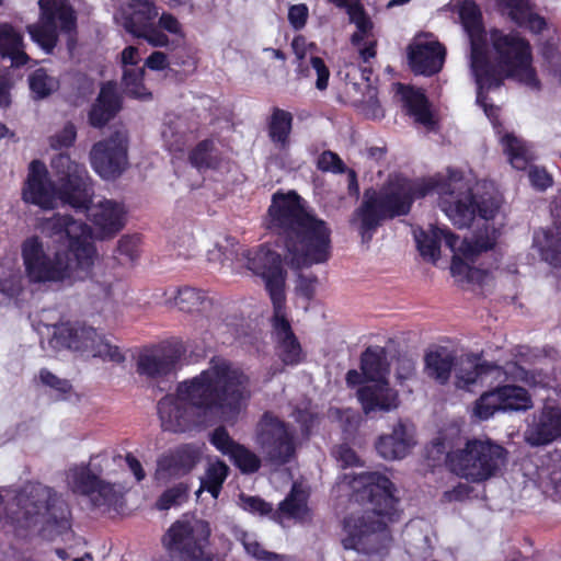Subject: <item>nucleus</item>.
<instances>
[{
    "instance_id": "f257e3e1",
    "label": "nucleus",
    "mask_w": 561,
    "mask_h": 561,
    "mask_svg": "<svg viewBox=\"0 0 561 561\" xmlns=\"http://www.w3.org/2000/svg\"><path fill=\"white\" fill-rule=\"evenodd\" d=\"M251 398L249 377L238 367L219 358L198 376L180 383L176 394L158 402L161 426L169 432H184L196 423V415L217 412L233 424Z\"/></svg>"
},
{
    "instance_id": "f03ea898",
    "label": "nucleus",
    "mask_w": 561,
    "mask_h": 561,
    "mask_svg": "<svg viewBox=\"0 0 561 561\" xmlns=\"http://www.w3.org/2000/svg\"><path fill=\"white\" fill-rule=\"evenodd\" d=\"M266 228L278 236L284 260L294 270L325 263L331 256L329 225L309 213L296 192L273 195Z\"/></svg>"
},
{
    "instance_id": "7ed1b4c3",
    "label": "nucleus",
    "mask_w": 561,
    "mask_h": 561,
    "mask_svg": "<svg viewBox=\"0 0 561 561\" xmlns=\"http://www.w3.org/2000/svg\"><path fill=\"white\" fill-rule=\"evenodd\" d=\"M51 236L66 239L67 247L53 257L44 251L39 237L26 238L21 247L27 277L33 283L62 282L77 271L88 272L96 256L91 227L70 215L55 214L46 222Z\"/></svg>"
},
{
    "instance_id": "20e7f679",
    "label": "nucleus",
    "mask_w": 561,
    "mask_h": 561,
    "mask_svg": "<svg viewBox=\"0 0 561 561\" xmlns=\"http://www.w3.org/2000/svg\"><path fill=\"white\" fill-rule=\"evenodd\" d=\"M350 484L357 499L366 501L368 506L362 515L345 518L348 537L343 540V546L365 553L379 552L391 541L388 524L399 516L397 488L379 472H360Z\"/></svg>"
},
{
    "instance_id": "39448f33",
    "label": "nucleus",
    "mask_w": 561,
    "mask_h": 561,
    "mask_svg": "<svg viewBox=\"0 0 561 561\" xmlns=\"http://www.w3.org/2000/svg\"><path fill=\"white\" fill-rule=\"evenodd\" d=\"M490 43L493 54L491 62L486 53V38L478 51H470V66L478 84L477 102L483 106L486 115L493 108L484 102L482 90L500 88L506 79L515 80L531 89L540 90L541 82L534 67L530 42L516 31L508 33L500 28L490 30Z\"/></svg>"
},
{
    "instance_id": "423d86ee",
    "label": "nucleus",
    "mask_w": 561,
    "mask_h": 561,
    "mask_svg": "<svg viewBox=\"0 0 561 561\" xmlns=\"http://www.w3.org/2000/svg\"><path fill=\"white\" fill-rule=\"evenodd\" d=\"M50 167L56 182L42 160L30 162L22 199L45 210L54 209L57 201L75 209L89 210L94 190L85 165L73 161L68 153H58L51 159Z\"/></svg>"
},
{
    "instance_id": "0eeeda50",
    "label": "nucleus",
    "mask_w": 561,
    "mask_h": 561,
    "mask_svg": "<svg viewBox=\"0 0 561 561\" xmlns=\"http://www.w3.org/2000/svg\"><path fill=\"white\" fill-rule=\"evenodd\" d=\"M4 526L22 538L43 535L49 539L70 530V510L61 496L42 483H28L8 494Z\"/></svg>"
},
{
    "instance_id": "6e6552de",
    "label": "nucleus",
    "mask_w": 561,
    "mask_h": 561,
    "mask_svg": "<svg viewBox=\"0 0 561 561\" xmlns=\"http://www.w3.org/2000/svg\"><path fill=\"white\" fill-rule=\"evenodd\" d=\"M437 185L432 176L421 181L398 175L390 178L379 191L368 188L355 215L359 219V232L368 239L386 221L407 216L415 199L433 194Z\"/></svg>"
},
{
    "instance_id": "1a4fd4ad",
    "label": "nucleus",
    "mask_w": 561,
    "mask_h": 561,
    "mask_svg": "<svg viewBox=\"0 0 561 561\" xmlns=\"http://www.w3.org/2000/svg\"><path fill=\"white\" fill-rule=\"evenodd\" d=\"M437 185L433 193L439 195L438 206L458 229L469 228L476 217L493 219L499 210L495 198L477 196L458 170L448 169L447 175L432 176Z\"/></svg>"
},
{
    "instance_id": "9d476101",
    "label": "nucleus",
    "mask_w": 561,
    "mask_h": 561,
    "mask_svg": "<svg viewBox=\"0 0 561 561\" xmlns=\"http://www.w3.org/2000/svg\"><path fill=\"white\" fill-rule=\"evenodd\" d=\"M506 450L490 439H471L462 448L448 454V466L457 476L471 482H483L501 471Z\"/></svg>"
},
{
    "instance_id": "9b49d317",
    "label": "nucleus",
    "mask_w": 561,
    "mask_h": 561,
    "mask_svg": "<svg viewBox=\"0 0 561 561\" xmlns=\"http://www.w3.org/2000/svg\"><path fill=\"white\" fill-rule=\"evenodd\" d=\"M256 444L273 465H285L296 454L295 431L271 413H265L257 424Z\"/></svg>"
},
{
    "instance_id": "f8f14e48",
    "label": "nucleus",
    "mask_w": 561,
    "mask_h": 561,
    "mask_svg": "<svg viewBox=\"0 0 561 561\" xmlns=\"http://www.w3.org/2000/svg\"><path fill=\"white\" fill-rule=\"evenodd\" d=\"M209 535L207 522L192 515H184L171 525L163 537V545L168 550L179 552L187 560L196 559L203 556V548Z\"/></svg>"
},
{
    "instance_id": "ddd939ff",
    "label": "nucleus",
    "mask_w": 561,
    "mask_h": 561,
    "mask_svg": "<svg viewBox=\"0 0 561 561\" xmlns=\"http://www.w3.org/2000/svg\"><path fill=\"white\" fill-rule=\"evenodd\" d=\"M49 345L55 351H119L93 327L84 322L66 321L53 325Z\"/></svg>"
},
{
    "instance_id": "4468645a",
    "label": "nucleus",
    "mask_w": 561,
    "mask_h": 561,
    "mask_svg": "<svg viewBox=\"0 0 561 561\" xmlns=\"http://www.w3.org/2000/svg\"><path fill=\"white\" fill-rule=\"evenodd\" d=\"M92 169L104 180H115L128 165V139L121 131L95 142L90 151Z\"/></svg>"
},
{
    "instance_id": "2eb2a0df",
    "label": "nucleus",
    "mask_w": 561,
    "mask_h": 561,
    "mask_svg": "<svg viewBox=\"0 0 561 561\" xmlns=\"http://www.w3.org/2000/svg\"><path fill=\"white\" fill-rule=\"evenodd\" d=\"M247 267L265 282L268 296L285 293L286 271L279 253L267 244H261L245 253Z\"/></svg>"
},
{
    "instance_id": "dca6fc26",
    "label": "nucleus",
    "mask_w": 561,
    "mask_h": 561,
    "mask_svg": "<svg viewBox=\"0 0 561 561\" xmlns=\"http://www.w3.org/2000/svg\"><path fill=\"white\" fill-rule=\"evenodd\" d=\"M561 438V407L547 401L533 416L524 432V440L531 447L546 446Z\"/></svg>"
},
{
    "instance_id": "f3484780",
    "label": "nucleus",
    "mask_w": 561,
    "mask_h": 561,
    "mask_svg": "<svg viewBox=\"0 0 561 561\" xmlns=\"http://www.w3.org/2000/svg\"><path fill=\"white\" fill-rule=\"evenodd\" d=\"M165 306L176 308L181 312L196 313L206 318L216 314L220 308V304L206 290L187 285L178 287L173 295L165 299Z\"/></svg>"
},
{
    "instance_id": "a211bd4d",
    "label": "nucleus",
    "mask_w": 561,
    "mask_h": 561,
    "mask_svg": "<svg viewBox=\"0 0 561 561\" xmlns=\"http://www.w3.org/2000/svg\"><path fill=\"white\" fill-rule=\"evenodd\" d=\"M210 443L222 455L228 456L242 473L251 474L261 468L260 457L248 447L237 443L224 426L214 430Z\"/></svg>"
},
{
    "instance_id": "6ab92c4d",
    "label": "nucleus",
    "mask_w": 561,
    "mask_h": 561,
    "mask_svg": "<svg viewBox=\"0 0 561 561\" xmlns=\"http://www.w3.org/2000/svg\"><path fill=\"white\" fill-rule=\"evenodd\" d=\"M123 108V99L117 92L114 81L102 84L99 95L88 112V123L91 127H105Z\"/></svg>"
},
{
    "instance_id": "aec40b11",
    "label": "nucleus",
    "mask_w": 561,
    "mask_h": 561,
    "mask_svg": "<svg viewBox=\"0 0 561 561\" xmlns=\"http://www.w3.org/2000/svg\"><path fill=\"white\" fill-rule=\"evenodd\" d=\"M90 217L101 239L113 238L125 227L126 209L123 203L105 198L91 209Z\"/></svg>"
},
{
    "instance_id": "412c9836",
    "label": "nucleus",
    "mask_w": 561,
    "mask_h": 561,
    "mask_svg": "<svg viewBox=\"0 0 561 561\" xmlns=\"http://www.w3.org/2000/svg\"><path fill=\"white\" fill-rule=\"evenodd\" d=\"M446 48L439 42H428L411 47L409 65L415 75L426 77L438 73L444 65Z\"/></svg>"
},
{
    "instance_id": "4be33fe9",
    "label": "nucleus",
    "mask_w": 561,
    "mask_h": 561,
    "mask_svg": "<svg viewBox=\"0 0 561 561\" xmlns=\"http://www.w3.org/2000/svg\"><path fill=\"white\" fill-rule=\"evenodd\" d=\"M413 445L412 430L407 423L398 421L390 434L378 438L376 449L383 459L394 460L404 458Z\"/></svg>"
},
{
    "instance_id": "5701e85b",
    "label": "nucleus",
    "mask_w": 561,
    "mask_h": 561,
    "mask_svg": "<svg viewBox=\"0 0 561 561\" xmlns=\"http://www.w3.org/2000/svg\"><path fill=\"white\" fill-rule=\"evenodd\" d=\"M358 399L366 414L375 411L388 412L399 407L398 392L387 381H374L358 390Z\"/></svg>"
},
{
    "instance_id": "b1692460",
    "label": "nucleus",
    "mask_w": 561,
    "mask_h": 561,
    "mask_svg": "<svg viewBox=\"0 0 561 561\" xmlns=\"http://www.w3.org/2000/svg\"><path fill=\"white\" fill-rule=\"evenodd\" d=\"M198 460V451L195 448L183 446L176 450L163 455L158 459L156 478L168 480L190 472Z\"/></svg>"
},
{
    "instance_id": "393cba45",
    "label": "nucleus",
    "mask_w": 561,
    "mask_h": 561,
    "mask_svg": "<svg viewBox=\"0 0 561 561\" xmlns=\"http://www.w3.org/2000/svg\"><path fill=\"white\" fill-rule=\"evenodd\" d=\"M273 305L272 327L277 342L283 351H301L300 343L297 340L289 320L286 316V295L274 294L270 296Z\"/></svg>"
},
{
    "instance_id": "a878e982",
    "label": "nucleus",
    "mask_w": 561,
    "mask_h": 561,
    "mask_svg": "<svg viewBox=\"0 0 561 561\" xmlns=\"http://www.w3.org/2000/svg\"><path fill=\"white\" fill-rule=\"evenodd\" d=\"M467 364L468 368L465 369L467 371L466 375L459 376V379L463 380L466 385L476 382L479 376L489 374L493 370L497 371V377L500 376L501 370H503V374L511 376L515 379L526 381L527 383H530L533 379V376H530L529 371H527L526 369H524L523 367L518 366L515 363L506 364L503 368H501L495 364H489L486 362L482 363L480 362L479 356L471 355L467 357Z\"/></svg>"
},
{
    "instance_id": "bb28decb",
    "label": "nucleus",
    "mask_w": 561,
    "mask_h": 561,
    "mask_svg": "<svg viewBox=\"0 0 561 561\" xmlns=\"http://www.w3.org/2000/svg\"><path fill=\"white\" fill-rule=\"evenodd\" d=\"M158 15V9L151 0L134 1L127 3L123 9V27L133 36H137L140 32L153 24V20Z\"/></svg>"
},
{
    "instance_id": "cd10ccee",
    "label": "nucleus",
    "mask_w": 561,
    "mask_h": 561,
    "mask_svg": "<svg viewBox=\"0 0 561 561\" xmlns=\"http://www.w3.org/2000/svg\"><path fill=\"white\" fill-rule=\"evenodd\" d=\"M399 92L407 114L423 126L432 127L435 124L428 99L419 89L410 85H399Z\"/></svg>"
},
{
    "instance_id": "c85d7f7f",
    "label": "nucleus",
    "mask_w": 561,
    "mask_h": 561,
    "mask_svg": "<svg viewBox=\"0 0 561 561\" xmlns=\"http://www.w3.org/2000/svg\"><path fill=\"white\" fill-rule=\"evenodd\" d=\"M533 243L543 262L561 270V227H546L535 231Z\"/></svg>"
},
{
    "instance_id": "c756f323",
    "label": "nucleus",
    "mask_w": 561,
    "mask_h": 561,
    "mask_svg": "<svg viewBox=\"0 0 561 561\" xmlns=\"http://www.w3.org/2000/svg\"><path fill=\"white\" fill-rule=\"evenodd\" d=\"M458 13L461 24L470 39V51L476 50V54L480 55L478 48L481 47L486 36L479 5L474 0H463L459 7Z\"/></svg>"
},
{
    "instance_id": "7c9ffc66",
    "label": "nucleus",
    "mask_w": 561,
    "mask_h": 561,
    "mask_svg": "<svg viewBox=\"0 0 561 561\" xmlns=\"http://www.w3.org/2000/svg\"><path fill=\"white\" fill-rule=\"evenodd\" d=\"M137 371L147 377H160L176 370L180 363L178 353H138Z\"/></svg>"
},
{
    "instance_id": "2f4dec72",
    "label": "nucleus",
    "mask_w": 561,
    "mask_h": 561,
    "mask_svg": "<svg viewBox=\"0 0 561 561\" xmlns=\"http://www.w3.org/2000/svg\"><path fill=\"white\" fill-rule=\"evenodd\" d=\"M43 24L28 25L27 31L36 44L46 53H51L58 42L57 21L60 23L59 11L41 10Z\"/></svg>"
},
{
    "instance_id": "473e14b6",
    "label": "nucleus",
    "mask_w": 561,
    "mask_h": 561,
    "mask_svg": "<svg viewBox=\"0 0 561 561\" xmlns=\"http://www.w3.org/2000/svg\"><path fill=\"white\" fill-rule=\"evenodd\" d=\"M0 56L9 58L14 67L24 66L30 59L23 50L22 34L9 23L0 24Z\"/></svg>"
},
{
    "instance_id": "72a5a7b5",
    "label": "nucleus",
    "mask_w": 561,
    "mask_h": 561,
    "mask_svg": "<svg viewBox=\"0 0 561 561\" xmlns=\"http://www.w3.org/2000/svg\"><path fill=\"white\" fill-rule=\"evenodd\" d=\"M294 116L290 112L273 107L271 116L267 119V134L270 140L285 149L290 144V134L293 131Z\"/></svg>"
},
{
    "instance_id": "f704fd0d",
    "label": "nucleus",
    "mask_w": 561,
    "mask_h": 561,
    "mask_svg": "<svg viewBox=\"0 0 561 561\" xmlns=\"http://www.w3.org/2000/svg\"><path fill=\"white\" fill-rule=\"evenodd\" d=\"M38 5L41 10L59 11L60 32L70 39L77 36V13L68 0H39Z\"/></svg>"
},
{
    "instance_id": "c9c22d12",
    "label": "nucleus",
    "mask_w": 561,
    "mask_h": 561,
    "mask_svg": "<svg viewBox=\"0 0 561 561\" xmlns=\"http://www.w3.org/2000/svg\"><path fill=\"white\" fill-rule=\"evenodd\" d=\"M311 69L317 73L316 88L320 91L325 90L329 85L330 70L321 57L311 56L309 61L306 59L296 61V78L298 80L309 78Z\"/></svg>"
},
{
    "instance_id": "e433bc0d",
    "label": "nucleus",
    "mask_w": 561,
    "mask_h": 561,
    "mask_svg": "<svg viewBox=\"0 0 561 561\" xmlns=\"http://www.w3.org/2000/svg\"><path fill=\"white\" fill-rule=\"evenodd\" d=\"M502 411L528 410L533 407L527 390L518 386H503L497 388Z\"/></svg>"
},
{
    "instance_id": "4c0bfd02",
    "label": "nucleus",
    "mask_w": 561,
    "mask_h": 561,
    "mask_svg": "<svg viewBox=\"0 0 561 561\" xmlns=\"http://www.w3.org/2000/svg\"><path fill=\"white\" fill-rule=\"evenodd\" d=\"M145 67L124 68L122 85L127 96L140 100H150L152 94L144 83Z\"/></svg>"
},
{
    "instance_id": "58836bf2",
    "label": "nucleus",
    "mask_w": 561,
    "mask_h": 561,
    "mask_svg": "<svg viewBox=\"0 0 561 561\" xmlns=\"http://www.w3.org/2000/svg\"><path fill=\"white\" fill-rule=\"evenodd\" d=\"M454 358L450 353H426L425 373L428 377L445 383L451 373Z\"/></svg>"
},
{
    "instance_id": "ea45409f",
    "label": "nucleus",
    "mask_w": 561,
    "mask_h": 561,
    "mask_svg": "<svg viewBox=\"0 0 561 561\" xmlns=\"http://www.w3.org/2000/svg\"><path fill=\"white\" fill-rule=\"evenodd\" d=\"M504 152L508 157V161L516 170H526L531 161L528 149L523 140L513 134H505L502 138Z\"/></svg>"
},
{
    "instance_id": "a19ab883",
    "label": "nucleus",
    "mask_w": 561,
    "mask_h": 561,
    "mask_svg": "<svg viewBox=\"0 0 561 561\" xmlns=\"http://www.w3.org/2000/svg\"><path fill=\"white\" fill-rule=\"evenodd\" d=\"M216 150L213 139H204L195 145L188 152V162L197 171L203 172L217 167V160L214 157Z\"/></svg>"
},
{
    "instance_id": "79ce46f5",
    "label": "nucleus",
    "mask_w": 561,
    "mask_h": 561,
    "mask_svg": "<svg viewBox=\"0 0 561 561\" xmlns=\"http://www.w3.org/2000/svg\"><path fill=\"white\" fill-rule=\"evenodd\" d=\"M386 353H362L363 376L370 381H386L389 362Z\"/></svg>"
},
{
    "instance_id": "37998d69",
    "label": "nucleus",
    "mask_w": 561,
    "mask_h": 561,
    "mask_svg": "<svg viewBox=\"0 0 561 561\" xmlns=\"http://www.w3.org/2000/svg\"><path fill=\"white\" fill-rule=\"evenodd\" d=\"M68 485L75 493L88 495L100 479L93 474L88 466H75L69 469L67 474Z\"/></svg>"
},
{
    "instance_id": "c03bdc74",
    "label": "nucleus",
    "mask_w": 561,
    "mask_h": 561,
    "mask_svg": "<svg viewBox=\"0 0 561 561\" xmlns=\"http://www.w3.org/2000/svg\"><path fill=\"white\" fill-rule=\"evenodd\" d=\"M229 471V467L221 460L209 463L205 478L202 480V489L197 491V494L205 489L213 497L217 499Z\"/></svg>"
},
{
    "instance_id": "a18cd8bd",
    "label": "nucleus",
    "mask_w": 561,
    "mask_h": 561,
    "mask_svg": "<svg viewBox=\"0 0 561 561\" xmlns=\"http://www.w3.org/2000/svg\"><path fill=\"white\" fill-rule=\"evenodd\" d=\"M440 233L438 227H432L430 231L420 229L419 232L414 233L417 250L424 259H430L433 262L438 260L440 254L438 234Z\"/></svg>"
},
{
    "instance_id": "49530a36",
    "label": "nucleus",
    "mask_w": 561,
    "mask_h": 561,
    "mask_svg": "<svg viewBox=\"0 0 561 561\" xmlns=\"http://www.w3.org/2000/svg\"><path fill=\"white\" fill-rule=\"evenodd\" d=\"M279 511L293 518L304 519L307 515V494L294 485L288 496L279 504Z\"/></svg>"
},
{
    "instance_id": "de8ad7c7",
    "label": "nucleus",
    "mask_w": 561,
    "mask_h": 561,
    "mask_svg": "<svg viewBox=\"0 0 561 561\" xmlns=\"http://www.w3.org/2000/svg\"><path fill=\"white\" fill-rule=\"evenodd\" d=\"M28 84L36 99H45L59 88V81L49 76L44 68H38L30 75Z\"/></svg>"
},
{
    "instance_id": "09e8293b",
    "label": "nucleus",
    "mask_w": 561,
    "mask_h": 561,
    "mask_svg": "<svg viewBox=\"0 0 561 561\" xmlns=\"http://www.w3.org/2000/svg\"><path fill=\"white\" fill-rule=\"evenodd\" d=\"M495 2L501 13L506 14L517 26L524 24L525 18L534 9L530 0H495Z\"/></svg>"
},
{
    "instance_id": "8fccbe9b",
    "label": "nucleus",
    "mask_w": 561,
    "mask_h": 561,
    "mask_svg": "<svg viewBox=\"0 0 561 561\" xmlns=\"http://www.w3.org/2000/svg\"><path fill=\"white\" fill-rule=\"evenodd\" d=\"M410 333H408L409 335ZM407 333H400L393 337H388L385 334H373L365 343L364 351H401V342L405 341Z\"/></svg>"
},
{
    "instance_id": "3c124183",
    "label": "nucleus",
    "mask_w": 561,
    "mask_h": 561,
    "mask_svg": "<svg viewBox=\"0 0 561 561\" xmlns=\"http://www.w3.org/2000/svg\"><path fill=\"white\" fill-rule=\"evenodd\" d=\"M502 410L497 388L483 393L476 402L474 413L481 420L491 417L496 411Z\"/></svg>"
},
{
    "instance_id": "603ef678",
    "label": "nucleus",
    "mask_w": 561,
    "mask_h": 561,
    "mask_svg": "<svg viewBox=\"0 0 561 561\" xmlns=\"http://www.w3.org/2000/svg\"><path fill=\"white\" fill-rule=\"evenodd\" d=\"M22 291V276L19 271L0 267V293L13 298Z\"/></svg>"
},
{
    "instance_id": "864d4df0",
    "label": "nucleus",
    "mask_w": 561,
    "mask_h": 561,
    "mask_svg": "<svg viewBox=\"0 0 561 561\" xmlns=\"http://www.w3.org/2000/svg\"><path fill=\"white\" fill-rule=\"evenodd\" d=\"M495 245V240L488 234H479L472 241H463L460 251L465 259L473 262L474 256L492 250Z\"/></svg>"
},
{
    "instance_id": "5fc2aeb1",
    "label": "nucleus",
    "mask_w": 561,
    "mask_h": 561,
    "mask_svg": "<svg viewBox=\"0 0 561 561\" xmlns=\"http://www.w3.org/2000/svg\"><path fill=\"white\" fill-rule=\"evenodd\" d=\"M94 506H106L116 502L117 492L114 486L100 480L98 485L87 495Z\"/></svg>"
},
{
    "instance_id": "6e6d98bb",
    "label": "nucleus",
    "mask_w": 561,
    "mask_h": 561,
    "mask_svg": "<svg viewBox=\"0 0 561 561\" xmlns=\"http://www.w3.org/2000/svg\"><path fill=\"white\" fill-rule=\"evenodd\" d=\"M317 168L322 172H331L334 174H343L347 169L340 156L331 150H324L319 154Z\"/></svg>"
},
{
    "instance_id": "4d7b16f0",
    "label": "nucleus",
    "mask_w": 561,
    "mask_h": 561,
    "mask_svg": "<svg viewBox=\"0 0 561 561\" xmlns=\"http://www.w3.org/2000/svg\"><path fill=\"white\" fill-rule=\"evenodd\" d=\"M350 21L356 25L357 31L369 34L373 30V22L359 0H354L348 8Z\"/></svg>"
},
{
    "instance_id": "13d9d810",
    "label": "nucleus",
    "mask_w": 561,
    "mask_h": 561,
    "mask_svg": "<svg viewBox=\"0 0 561 561\" xmlns=\"http://www.w3.org/2000/svg\"><path fill=\"white\" fill-rule=\"evenodd\" d=\"M248 554L259 561H280L282 557L274 552L266 551L261 547L256 539L249 534H242L240 538Z\"/></svg>"
},
{
    "instance_id": "bf43d9fd",
    "label": "nucleus",
    "mask_w": 561,
    "mask_h": 561,
    "mask_svg": "<svg viewBox=\"0 0 561 561\" xmlns=\"http://www.w3.org/2000/svg\"><path fill=\"white\" fill-rule=\"evenodd\" d=\"M77 139V128L73 123L68 122L61 130L50 137L49 145L54 150L68 149L73 146Z\"/></svg>"
},
{
    "instance_id": "052dcab7",
    "label": "nucleus",
    "mask_w": 561,
    "mask_h": 561,
    "mask_svg": "<svg viewBox=\"0 0 561 561\" xmlns=\"http://www.w3.org/2000/svg\"><path fill=\"white\" fill-rule=\"evenodd\" d=\"M187 496V488L180 483L167 490L159 499L157 506L159 510H169L173 505L181 504Z\"/></svg>"
},
{
    "instance_id": "680f3d73",
    "label": "nucleus",
    "mask_w": 561,
    "mask_h": 561,
    "mask_svg": "<svg viewBox=\"0 0 561 561\" xmlns=\"http://www.w3.org/2000/svg\"><path fill=\"white\" fill-rule=\"evenodd\" d=\"M139 242L140 239L137 234L123 236L117 243V252L124 255L128 261L133 262L139 256Z\"/></svg>"
},
{
    "instance_id": "e2e57ef3",
    "label": "nucleus",
    "mask_w": 561,
    "mask_h": 561,
    "mask_svg": "<svg viewBox=\"0 0 561 561\" xmlns=\"http://www.w3.org/2000/svg\"><path fill=\"white\" fill-rule=\"evenodd\" d=\"M309 18V9L307 4L299 3L293 4L288 9V22L293 26L294 30L300 31L302 30Z\"/></svg>"
},
{
    "instance_id": "0e129e2a",
    "label": "nucleus",
    "mask_w": 561,
    "mask_h": 561,
    "mask_svg": "<svg viewBox=\"0 0 561 561\" xmlns=\"http://www.w3.org/2000/svg\"><path fill=\"white\" fill-rule=\"evenodd\" d=\"M136 37L146 39L152 47H167L170 44L168 35L153 24L140 32Z\"/></svg>"
},
{
    "instance_id": "69168bd1",
    "label": "nucleus",
    "mask_w": 561,
    "mask_h": 561,
    "mask_svg": "<svg viewBox=\"0 0 561 561\" xmlns=\"http://www.w3.org/2000/svg\"><path fill=\"white\" fill-rule=\"evenodd\" d=\"M528 178L533 187L538 191H546L553 184L552 176L545 168L541 167H531L528 173Z\"/></svg>"
},
{
    "instance_id": "338daca9",
    "label": "nucleus",
    "mask_w": 561,
    "mask_h": 561,
    "mask_svg": "<svg viewBox=\"0 0 561 561\" xmlns=\"http://www.w3.org/2000/svg\"><path fill=\"white\" fill-rule=\"evenodd\" d=\"M186 344L179 336H169L160 340L157 343L146 345L139 351H186Z\"/></svg>"
},
{
    "instance_id": "774afa93",
    "label": "nucleus",
    "mask_w": 561,
    "mask_h": 561,
    "mask_svg": "<svg viewBox=\"0 0 561 561\" xmlns=\"http://www.w3.org/2000/svg\"><path fill=\"white\" fill-rule=\"evenodd\" d=\"M548 480L556 493L561 495V456L548 465Z\"/></svg>"
}]
</instances>
